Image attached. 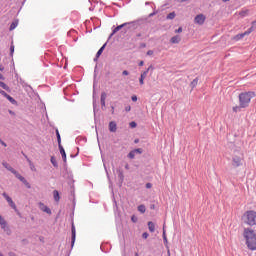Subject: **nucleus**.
I'll return each instance as SVG.
<instances>
[{"label":"nucleus","instance_id":"nucleus-1","mask_svg":"<svg viewBox=\"0 0 256 256\" xmlns=\"http://www.w3.org/2000/svg\"><path fill=\"white\" fill-rule=\"evenodd\" d=\"M243 237L246 241V246L250 251H256V231L252 228H245Z\"/></svg>","mask_w":256,"mask_h":256},{"label":"nucleus","instance_id":"nucleus-2","mask_svg":"<svg viewBox=\"0 0 256 256\" xmlns=\"http://www.w3.org/2000/svg\"><path fill=\"white\" fill-rule=\"evenodd\" d=\"M255 97V92H242L239 94L240 107L247 109L251 103V99Z\"/></svg>","mask_w":256,"mask_h":256},{"label":"nucleus","instance_id":"nucleus-3","mask_svg":"<svg viewBox=\"0 0 256 256\" xmlns=\"http://www.w3.org/2000/svg\"><path fill=\"white\" fill-rule=\"evenodd\" d=\"M242 220L246 225L253 227L256 225V212L253 210L246 211L242 216Z\"/></svg>","mask_w":256,"mask_h":256},{"label":"nucleus","instance_id":"nucleus-4","mask_svg":"<svg viewBox=\"0 0 256 256\" xmlns=\"http://www.w3.org/2000/svg\"><path fill=\"white\" fill-rule=\"evenodd\" d=\"M241 165H243V153L237 152L232 158V166L237 168L241 167Z\"/></svg>","mask_w":256,"mask_h":256},{"label":"nucleus","instance_id":"nucleus-5","mask_svg":"<svg viewBox=\"0 0 256 256\" xmlns=\"http://www.w3.org/2000/svg\"><path fill=\"white\" fill-rule=\"evenodd\" d=\"M251 33H253V27H250L247 31H245L242 34H238L234 37V41H239L241 39H243V37H245L246 35H251Z\"/></svg>","mask_w":256,"mask_h":256},{"label":"nucleus","instance_id":"nucleus-6","mask_svg":"<svg viewBox=\"0 0 256 256\" xmlns=\"http://www.w3.org/2000/svg\"><path fill=\"white\" fill-rule=\"evenodd\" d=\"M207 18L205 17V15L203 14H198L195 18H194V23H196L197 25H203L205 23V20Z\"/></svg>","mask_w":256,"mask_h":256},{"label":"nucleus","instance_id":"nucleus-7","mask_svg":"<svg viewBox=\"0 0 256 256\" xmlns=\"http://www.w3.org/2000/svg\"><path fill=\"white\" fill-rule=\"evenodd\" d=\"M3 197L6 199L8 205H10L11 208L14 209V211H17V205H15V202H13V199L7 195V193H3Z\"/></svg>","mask_w":256,"mask_h":256},{"label":"nucleus","instance_id":"nucleus-8","mask_svg":"<svg viewBox=\"0 0 256 256\" xmlns=\"http://www.w3.org/2000/svg\"><path fill=\"white\" fill-rule=\"evenodd\" d=\"M39 209L41 211H43L44 213L51 215V209L49 207H47V205H44L42 202L39 203Z\"/></svg>","mask_w":256,"mask_h":256},{"label":"nucleus","instance_id":"nucleus-9","mask_svg":"<svg viewBox=\"0 0 256 256\" xmlns=\"http://www.w3.org/2000/svg\"><path fill=\"white\" fill-rule=\"evenodd\" d=\"M0 226L1 229H3L4 231H9V227H7V221H5V218H3V216L0 215Z\"/></svg>","mask_w":256,"mask_h":256},{"label":"nucleus","instance_id":"nucleus-10","mask_svg":"<svg viewBox=\"0 0 256 256\" xmlns=\"http://www.w3.org/2000/svg\"><path fill=\"white\" fill-rule=\"evenodd\" d=\"M59 150H60V154L62 156V159L64 161V163H67V154L65 153V148H63V145H58Z\"/></svg>","mask_w":256,"mask_h":256},{"label":"nucleus","instance_id":"nucleus-11","mask_svg":"<svg viewBox=\"0 0 256 256\" xmlns=\"http://www.w3.org/2000/svg\"><path fill=\"white\" fill-rule=\"evenodd\" d=\"M109 131H111V133H115L117 131V123L111 121L109 123Z\"/></svg>","mask_w":256,"mask_h":256},{"label":"nucleus","instance_id":"nucleus-12","mask_svg":"<svg viewBox=\"0 0 256 256\" xmlns=\"http://www.w3.org/2000/svg\"><path fill=\"white\" fill-rule=\"evenodd\" d=\"M170 42L173 44H179L181 43V36L176 35L170 39Z\"/></svg>","mask_w":256,"mask_h":256},{"label":"nucleus","instance_id":"nucleus-13","mask_svg":"<svg viewBox=\"0 0 256 256\" xmlns=\"http://www.w3.org/2000/svg\"><path fill=\"white\" fill-rule=\"evenodd\" d=\"M145 77H147V71H144L140 75L139 83L140 85H145Z\"/></svg>","mask_w":256,"mask_h":256},{"label":"nucleus","instance_id":"nucleus-14","mask_svg":"<svg viewBox=\"0 0 256 256\" xmlns=\"http://www.w3.org/2000/svg\"><path fill=\"white\" fill-rule=\"evenodd\" d=\"M71 231H72V247H73L75 245V239H76V235H77L74 224H72Z\"/></svg>","mask_w":256,"mask_h":256},{"label":"nucleus","instance_id":"nucleus-15","mask_svg":"<svg viewBox=\"0 0 256 256\" xmlns=\"http://www.w3.org/2000/svg\"><path fill=\"white\" fill-rule=\"evenodd\" d=\"M1 93L4 95V97H6V99H8V101H10V103H15V99H13L11 95L7 94L5 91H1Z\"/></svg>","mask_w":256,"mask_h":256},{"label":"nucleus","instance_id":"nucleus-16","mask_svg":"<svg viewBox=\"0 0 256 256\" xmlns=\"http://www.w3.org/2000/svg\"><path fill=\"white\" fill-rule=\"evenodd\" d=\"M2 165H3V167H5V169H7L8 171H11L12 173H15V169H13V167H11V165H9V163L3 162Z\"/></svg>","mask_w":256,"mask_h":256},{"label":"nucleus","instance_id":"nucleus-17","mask_svg":"<svg viewBox=\"0 0 256 256\" xmlns=\"http://www.w3.org/2000/svg\"><path fill=\"white\" fill-rule=\"evenodd\" d=\"M53 197H54V200L56 201V203H59V201L61 199V196H59V191L54 190L53 191Z\"/></svg>","mask_w":256,"mask_h":256},{"label":"nucleus","instance_id":"nucleus-18","mask_svg":"<svg viewBox=\"0 0 256 256\" xmlns=\"http://www.w3.org/2000/svg\"><path fill=\"white\" fill-rule=\"evenodd\" d=\"M107 46V44H104L97 52L96 57L97 59H99V57H101V55L103 54V51H105V47Z\"/></svg>","mask_w":256,"mask_h":256},{"label":"nucleus","instance_id":"nucleus-19","mask_svg":"<svg viewBox=\"0 0 256 256\" xmlns=\"http://www.w3.org/2000/svg\"><path fill=\"white\" fill-rule=\"evenodd\" d=\"M148 229H149L150 233H155V223L148 222Z\"/></svg>","mask_w":256,"mask_h":256},{"label":"nucleus","instance_id":"nucleus-20","mask_svg":"<svg viewBox=\"0 0 256 256\" xmlns=\"http://www.w3.org/2000/svg\"><path fill=\"white\" fill-rule=\"evenodd\" d=\"M199 84V78H195L191 83H190V87L192 89H195V87H197V85Z\"/></svg>","mask_w":256,"mask_h":256},{"label":"nucleus","instance_id":"nucleus-21","mask_svg":"<svg viewBox=\"0 0 256 256\" xmlns=\"http://www.w3.org/2000/svg\"><path fill=\"white\" fill-rule=\"evenodd\" d=\"M13 175H15L16 179H19V181H21L22 183L24 182L25 177L21 176V174H19V172H17L16 170L15 173H13Z\"/></svg>","mask_w":256,"mask_h":256},{"label":"nucleus","instance_id":"nucleus-22","mask_svg":"<svg viewBox=\"0 0 256 256\" xmlns=\"http://www.w3.org/2000/svg\"><path fill=\"white\" fill-rule=\"evenodd\" d=\"M240 17H247V15H249V10L245 9V10H241L239 12Z\"/></svg>","mask_w":256,"mask_h":256},{"label":"nucleus","instance_id":"nucleus-23","mask_svg":"<svg viewBox=\"0 0 256 256\" xmlns=\"http://www.w3.org/2000/svg\"><path fill=\"white\" fill-rule=\"evenodd\" d=\"M138 211L140 213H145V211H147V208L145 207V205L141 204L138 206Z\"/></svg>","mask_w":256,"mask_h":256},{"label":"nucleus","instance_id":"nucleus-24","mask_svg":"<svg viewBox=\"0 0 256 256\" xmlns=\"http://www.w3.org/2000/svg\"><path fill=\"white\" fill-rule=\"evenodd\" d=\"M124 25H125V24H122V25L117 26V27L113 30L112 35H115V33H117V31H121V29H123V26H124Z\"/></svg>","mask_w":256,"mask_h":256},{"label":"nucleus","instance_id":"nucleus-25","mask_svg":"<svg viewBox=\"0 0 256 256\" xmlns=\"http://www.w3.org/2000/svg\"><path fill=\"white\" fill-rule=\"evenodd\" d=\"M163 239H164L165 245H167L168 240H167V233H166V231H165V226H163Z\"/></svg>","mask_w":256,"mask_h":256},{"label":"nucleus","instance_id":"nucleus-26","mask_svg":"<svg viewBox=\"0 0 256 256\" xmlns=\"http://www.w3.org/2000/svg\"><path fill=\"white\" fill-rule=\"evenodd\" d=\"M234 113H239V111H241V109H243V107H241V104H239V106H234L233 108Z\"/></svg>","mask_w":256,"mask_h":256},{"label":"nucleus","instance_id":"nucleus-27","mask_svg":"<svg viewBox=\"0 0 256 256\" xmlns=\"http://www.w3.org/2000/svg\"><path fill=\"white\" fill-rule=\"evenodd\" d=\"M56 137H57L58 145H61V134H59V130H56Z\"/></svg>","mask_w":256,"mask_h":256},{"label":"nucleus","instance_id":"nucleus-28","mask_svg":"<svg viewBox=\"0 0 256 256\" xmlns=\"http://www.w3.org/2000/svg\"><path fill=\"white\" fill-rule=\"evenodd\" d=\"M135 155H136L135 150H132L131 152H129L128 157L129 159H135Z\"/></svg>","mask_w":256,"mask_h":256},{"label":"nucleus","instance_id":"nucleus-29","mask_svg":"<svg viewBox=\"0 0 256 256\" xmlns=\"http://www.w3.org/2000/svg\"><path fill=\"white\" fill-rule=\"evenodd\" d=\"M17 25H19L18 22H13L11 25H10V31H13L14 29L17 28Z\"/></svg>","mask_w":256,"mask_h":256},{"label":"nucleus","instance_id":"nucleus-30","mask_svg":"<svg viewBox=\"0 0 256 256\" xmlns=\"http://www.w3.org/2000/svg\"><path fill=\"white\" fill-rule=\"evenodd\" d=\"M175 16H176L175 12H172L167 15L166 19H175Z\"/></svg>","mask_w":256,"mask_h":256},{"label":"nucleus","instance_id":"nucleus-31","mask_svg":"<svg viewBox=\"0 0 256 256\" xmlns=\"http://www.w3.org/2000/svg\"><path fill=\"white\" fill-rule=\"evenodd\" d=\"M107 99V94L105 92H103L101 94V98H100V101H105Z\"/></svg>","mask_w":256,"mask_h":256},{"label":"nucleus","instance_id":"nucleus-32","mask_svg":"<svg viewBox=\"0 0 256 256\" xmlns=\"http://www.w3.org/2000/svg\"><path fill=\"white\" fill-rule=\"evenodd\" d=\"M22 183L25 185V187H27V189H31V184L27 182V179H25Z\"/></svg>","mask_w":256,"mask_h":256},{"label":"nucleus","instance_id":"nucleus-33","mask_svg":"<svg viewBox=\"0 0 256 256\" xmlns=\"http://www.w3.org/2000/svg\"><path fill=\"white\" fill-rule=\"evenodd\" d=\"M51 163L54 167H57V160H55V157H51Z\"/></svg>","mask_w":256,"mask_h":256},{"label":"nucleus","instance_id":"nucleus-34","mask_svg":"<svg viewBox=\"0 0 256 256\" xmlns=\"http://www.w3.org/2000/svg\"><path fill=\"white\" fill-rule=\"evenodd\" d=\"M27 161H28V163L30 165L31 170L34 171L35 166L33 165V162H31V160H29V159H27Z\"/></svg>","mask_w":256,"mask_h":256},{"label":"nucleus","instance_id":"nucleus-35","mask_svg":"<svg viewBox=\"0 0 256 256\" xmlns=\"http://www.w3.org/2000/svg\"><path fill=\"white\" fill-rule=\"evenodd\" d=\"M10 53H11V55H13V53H15V46L13 44L10 46Z\"/></svg>","mask_w":256,"mask_h":256},{"label":"nucleus","instance_id":"nucleus-36","mask_svg":"<svg viewBox=\"0 0 256 256\" xmlns=\"http://www.w3.org/2000/svg\"><path fill=\"white\" fill-rule=\"evenodd\" d=\"M0 87H2V89H7V84L5 82H0Z\"/></svg>","mask_w":256,"mask_h":256},{"label":"nucleus","instance_id":"nucleus-37","mask_svg":"<svg viewBox=\"0 0 256 256\" xmlns=\"http://www.w3.org/2000/svg\"><path fill=\"white\" fill-rule=\"evenodd\" d=\"M134 151H135V153H139V155H141V153H143V149H141V148H137Z\"/></svg>","mask_w":256,"mask_h":256},{"label":"nucleus","instance_id":"nucleus-38","mask_svg":"<svg viewBox=\"0 0 256 256\" xmlns=\"http://www.w3.org/2000/svg\"><path fill=\"white\" fill-rule=\"evenodd\" d=\"M175 33H183V28L179 27L178 29L175 30Z\"/></svg>","mask_w":256,"mask_h":256},{"label":"nucleus","instance_id":"nucleus-39","mask_svg":"<svg viewBox=\"0 0 256 256\" xmlns=\"http://www.w3.org/2000/svg\"><path fill=\"white\" fill-rule=\"evenodd\" d=\"M130 127H131L132 129H135V127H137V123L131 122V123H130Z\"/></svg>","mask_w":256,"mask_h":256},{"label":"nucleus","instance_id":"nucleus-40","mask_svg":"<svg viewBox=\"0 0 256 256\" xmlns=\"http://www.w3.org/2000/svg\"><path fill=\"white\" fill-rule=\"evenodd\" d=\"M142 237H143V239H147V237H149V234H148L147 232H144V233L142 234Z\"/></svg>","mask_w":256,"mask_h":256},{"label":"nucleus","instance_id":"nucleus-41","mask_svg":"<svg viewBox=\"0 0 256 256\" xmlns=\"http://www.w3.org/2000/svg\"><path fill=\"white\" fill-rule=\"evenodd\" d=\"M131 221H132L133 223H137V217L132 216V217H131Z\"/></svg>","mask_w":256,"mask_h":256},{"label":"nucleus","instance_id":"nucleus-42","mask_svg":"<svg viewBox=\"0 0 256 256\" xmlns=\"http://www.w3.org/2000/svg\"><path fill=\"white\" fill-rule=\"evenodd\" d=\"M251 27H252L253 31H255V27H256V20L252 22V26H251Z\"/></svg>","mask_w":256,"mask_h":256},{"label":"nucleus","instance_id":"nucleus-43","mask_svg":"<svg viewBox=\"0 0 256 256\" xmlns=\"http://www.w3.org/2000/svg\"><path fill=\"white\" fill-rule=\"evenodd\" d=\"M0 144L3 145V147H7V143H5L3 140L0 138Z\"/></svg>","mask_w":256,"mask_h":256},{"label":"nucleus","instance_id":"nucleus-44","mask_svg":"<svg viewBox=\"0 0 256 256\" xmlns=\"http://www.w3.org/2000/svg\"><path fill=\"white\" fill-rule=\"evenodd\" d=\"M151 187H153V184H151V183L146 184V189H151Z\"/></svg>","mask_w":256,"mask_h":256},{"label":"nucleus","instance_id":"nucleus-45","mask_svg":"<svg viewBox=\"0 0 256 256\" xmlns=\"http://www.w3.org/2000/svg\"><path fill=\"white\" fill-rule=\"evenodd\" d=\"M125 111H126L127 113H129V111H131V106H126V107H125Z\"/></svg>","mask_w":256,"mask_h":256},{"label":"nucleus","instance_id":"nucleus-46","mask_svg":"<svg viewBox=\"0 0 256 256\" xmlns=\"http://www.w3.org/2000/svg\"><path fill=\"white\" fill-rule=\"evenodd\" d=\"M122 75H125V76L129 75V71L124 70V71L122 72Z\"/></svg>","mask_w":256,"mask_h":256},{"label":"nucleus","instance_id":"nucleus-47","mask_svg":"<svg viewBox=\"0 0 256 256\" xmlns=\"http://www.w3.org/2000/svg\"><path fill=\"white\" fill-rule=\"evenodd\" d=\"M147 55H149V56L153 55V50H148Z\"/></svg>","mask_w":256,"mask_h":256},{"label":"nucleus","instance_id":"nucleus-48","mask_svg":"<svg viewBox=\"0 0 256 256\" xmlns=\"http://www.w3.org/2000/svg\"><path fill=\"white\" fill-rule=\"evenodd\" d=\"M143 65H145V62L140 61V62H139V67H143Z\"/></svg>","mask_w":256,"mask_h":256},{"label":"nucleus","instance_id":"nucleus-49","mask_svg":"<svg viewBox=\"0 0 256 256\" xmlns=\"http://www.w3.org/2000/svg\"><path fill=\"white\" fill-rule=\"evenodd\" d=\"M132 101L136 102L137 101V96H132Z\"/></svg>","mask_w":256,"mask_h":256},{"label":"nucleus","instance_id":"nucleus-50","mask_svg":"<svg viewBox=\"0 0 256 256\" xmlns=\"http://www.w3.org/2000/svg\"><path fill=\"white\" fill-rule=\"evenodd\" d=\"M0 71H5V67H3V65L0 64Z\"/></svg>","mask_w":256,"mask_h":256},{"label":"nucleus","instance_id":"nucleus-51","mask_svg":"<svg viewBox=\"0 0 256 256\" xmlns=\"http://www.w3.org/2000/svg\"><path fill=\"white\" fill-rule=\"evenodd\" d=\"M100 102H101L102 107H105V100H101Z\"/></svg>","mask_w":256,"mask_h":256},{"label":"nucleus","instance_id":"nucleus-52","mask_svg":"<svg viewBox=\"0 0 256 256\" xmlns=\"http://www.w3.org/2000/svg\"><path fill=\"white\" fill-rule=\"evenodd\" d=\"M152 66H150L149 68H147V74L149 73L150 69H151Z\"/></svg>","mask_w":256,"mask_h":256},{"label":"nucleus","instance_id":"nucleus-53","mask_svg":"<svg viewBox=\"0 0 256 256\" xmlns=\"http://www.w3.org/2000/svg\"><path fill=\"white\" fill-rule=\"evenodd\" d=\"M151 209H155V204L150 206Z\"/></svg>","mask_w":256,"mask_h":256},{"label":"nucleus","instance_id":"nucleus-54","mask_svg":"<svg viewBox=\"0 0 256 256\" xmlns=\"http://www.w3.org/2000/svg\"><path fill=\"white\" fill-rule=\"evenodd\" d=\"M134 143H139V139H136V140L134 141Z\"/></svg>","mask_w":256,"mask_h":256},{"label":"nucleus","instance_id":"nucleus-55","mask_svg":"<svg viewBox=\"0 0 256 256\" xmlns=\"http://www.w3.org/2000/svg\"><path fill=\"white\" fill-rule=\"evenodd\" d=\"M0 79H3V74H0Z\"/></svg>","mask_w":256,"mask_h":256},{"label":"nucleus","instance_id":"nucleus-56","mask_svg":"<svg viewBox=\"0 0 256 256\" xmlns=\"http://www.w3.org/2000/svg\"><path fill=\"white\" fill-rule=\"evenodd\" d=\"M224 3H227V1H229V0H222Z\"/></svg>","mask_w":256,"mask_h":256},{"label":"nucleus","instance_id":"nucleus-57","mask_svg":"<svg viewBox=\"0 0 256 256\" xmlns=\"http://www.w3.org/2000/svg\"><path fill=\"white\" fill-rule=\"evenodd\" d=\"M180 1L183 3V2H185V1H187V0H180Z\"/></svg>","mask_w":256,"mask_h":256},{"label":"nucleus","instance_id":"nucleus-58","mask_svg":"<svg viewBox=\"0 0 256 256\" xmlns=\"http://www.w3.org/2000/svg\"><path fill=\"white\" fill-rule=\"evenodd\" d=\"M135 256H139V254H138V253H136V254H135Z\"/></svg>","mask_w":256,"mask_h":256},{"label":"nucleus","instance_id":"nucleus-59","mask_svg":"<svg viewBox=\"0 0 256 256\" xmlns=\"http://www.w3.org/2000/svg\"><path fill=\"white\" fill-rule=\"evenodd\" d=\"M168 255H170V251L168 250Z\"/></svg>","mask_w":256,"mask_h":256}]
</instances>
